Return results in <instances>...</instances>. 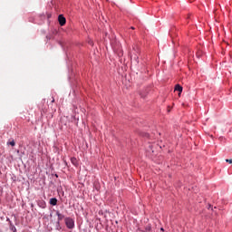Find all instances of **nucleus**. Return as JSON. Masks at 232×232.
<instances>
[{
  "label": "nucleus",
  "instance_id": "f257e3e1",
  "mask_svg": "<svg viewBox=\"0 0 232 232\" xmlns=\"http://www.w3.org/2000/svg\"><path fill=\"white\" fill-rule=\"evenodd\" d=\"M65 226L68 229H73L75 227V221L72 218H65Z\"/></svg>",
  "mask_w": 232,
  "mask_h": 232
},
{
  "label": "nucleus",
  "instance_id": "f03ea898",
  "mask_svg": "<svg viewBox=\"0 0 232 232\" xmlns=\"http://www.w3.org/2000/svg\"><path fill=\"white\" fill-rule=\"evenodd\" d=\"M58 21H59V24L61 26H64L66 24V18H64V16H63V14H60L58 16Z\"/></svg>",
  "mask_w": 232,
  "mask_h": 232
},
{
  "label": "nucleus",
  "instance_id": "7ed1b4c3",
  "mask_svg": "<svg viewBox=\"0 0 232 232\" xmlns=\"http://www.w3.org/2000/svg\"><path fill=\"white\" fill-rule=\"evenodd\" d=\"M175 91L179 92V95H180V93H182V86H180V84H177L175 86Z\"/></svg>",
  "mask_w": 232,
  "mask_h": 232
},
{
  "label": "nucleus",
  "instance_id": "20e7f679",
  "mask_svg": "<svg viewBox=\"0 0 232 232\" xmlns=\"http://www.w3.org/2000/svg\"><path fill=\"white\" fill-rule=\"evenodd\" d=\"M56 215L58 217V222H61L64 218V215L61 214V212L56 211Z\"/></svg>",
  "mask_w": 232,
  "mask_h": 232
},
{
  "label": "nucleus",
  "instance_id": "39448f33",
  "mask_svg": "<svg viewBox=\"0 0 232 232\" xmlns=\"http://www.w3.org/2000/svg\"><path fill=\"white\" fill-rule=\"evenodd\" d=\"M51 206H57V199L55 198H52L50 199Z\"/></svg>",
  "mask_w": 232,
  "mask_h": 232
},
{
  "label": "nucleus",
  "instance_id": "423d86ee",
  "mask_svg": "<svg viewBox=\"0 0 232 232\" xmlns=\"http://www.w3.org/2000/svg\"><path fill=\"white\" fill-rule=\"evenodd\" d=\"M38 206H39V208H42V209H44V208H46V202L40 201V202H38Z\"/></svg>",
  "mask_w": 232,
  "mask_h": 232
},
{
  "label": "nucleus",
  "instance_id": "0eeeda50",
  "mask_svg": "<svg viewBox=\"0 0 232 232\" xmlns=\"http://www.w3.org/2000/svg\"><path fill=\"white\" fill-rule=\"evenodd\" d=\"M71 162H72V164H73V166L79 165L76 158H71Z\"/></svg>",
  "mask_w": 232,
  "mask_h": 232
},
{
  "label": "nucleus",
  "instance_id": "6e6552de",
  "mask_svg": "<svg viewBox=\"0 0 232 232\" xmlns=\"http://www.w3.org/2000/svg\"><path fill=\"white\" fill-rule=\"evenodd\" d=\"M7 144H9L10 146H15V141L13 140L10 142H7Z\"/></svg>",
  "mask_w": 232,
  "mask_h": 232
},
{
  "label": "nucleus",
  "instance_id": "1a4fd4ad",
  "mask_svg": "<svg viewBox=\"0 0 232 232\" xmlns=\"http://www.w3.org/2000/svg\"><path fill=\"white\" fill-rule=\"evenodd\" d=\"M226 162H228V164H232V160H226Z\"/></svg>",
  "mask_w": 232,
  "mask_h": 232
},
{
  "label": "nucleus",
  "instance_id": "9d476101",
  "mask_svg": "<svg viewBox=\"0 0 232 232\" xmlns=\"http://www.w3.org/2000/svg\"><path fill=\"white\" fill-rule=\"evenodd\" d=\"M52 102H55V98H53Z\"/></svg>",
  "mask_w": 232,
  "mask_h": 232
},
{
  "label": "nucleus",
  "instance_id": "9b49d317",
  "mask_svg": "<svg viewBox=\"0 0 232 232\" xmlns=\"http://www.w3.org/2000/svg\"><path fill=\"white\" fill-rule=\"evenodd\" d=\"M161 231H164V228H161Z\"/></svg>",
  "mask_w": 232,
  "mask_h": 232
}]
</instances>
